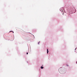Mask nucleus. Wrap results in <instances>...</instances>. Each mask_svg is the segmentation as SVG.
<instances>
[{
	"label": "nucleus",
	"mask_w": 77,
	"mask_h": 77,
	"mask_svg": "<svg viewBox=\"0 0 77 77\" xmlns=\"http://www.w3.org/2000/svg\"><path fill=\"white\" fill-rule=\"evenodd\" d=\"M62 13H63V14H64V13H63V11H62Z\"/></svg>",
	"instance_id": "obj_3"
},
{
	"label": "nucleus",
	"mask_w": 77,
	"mask_h": 77,
	"mask_svg": "<svg viewBox=\"0 0 77 77\" xmlns=\"http://www.w3.org/2000/svg\"><path fill=\"white\" fill-rule=\"evenodd\" d=\"M67 66H68V65H67Z\"/></svg>",
	"instance_id": "obj_7"
},
{
	"label": "nucleus",
	"mask_w": 77,
	"mask_h": 77,
	"mask_svg": "<svg viewBox=\"0 0 77 77\" xmlns=\"http://www.w3.org/2000/svg\"><path fill=\"white\" fill-rule=\"evenodd\" d=\"M41 69H43V68H44V67L41 66Z\"/></svg>",
	"instance_id": "obj_1"
},
{
	"label": "nucleus",
	"mask_w": 77,
	"mask_h": 77,
	"mask_svg": "<svg viewBox=\"0 0 77 77\" xmlns=\"http://www.w3.org/2000/svg\"><path fill=\"white\" fill-rule=\"evenodd\" d=\"M39 42H39L38 43V44L39 45Z\"/></svg>",
	"instance_id": "obj_4"
},
{
	"label": "nucleus",
	"mask_w": 77,
	"mask_h": 77,
	"mask_svg": "<svg viewBox=\"0 0 77 77\" xmlns=\"http://www.w3.org/2000/svg\"><path fill=\"white\" fill-rule=\"evenodd\" d=\"M47 53L48 54V49H47Z\"/></svg>",
	"instance_id": "obj_2"
},
{
	"label": "nucleus",
	"mask_w": 77,
	"mask_h": 77,
	"mask_svg": "<svg viewBox=\"0 0 77 77\" xmlns=\"http://www.w3.org/2000/svg\"><path fill=\"white\" fill-rule=\"evenodd\" d=\"M26 54H28V52L26 53Z\"/></svg>",
	"instance_id": "obj_5"
},
{
	"label": "nucleus",
	"mask_w": 77,
	"mask_h": 77,
	"mask_svg": "<svg viewBox=\"0 0 77 77\" xmlns=\"http://www.w3.org/2000/svg\"><path fill=\"white\" fill-rule=\"evenodd\" d=\"M76 63H77V61L76 62Z\"/></svg>",
	"instance_id": "obj_6"
}]
</instances>
